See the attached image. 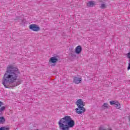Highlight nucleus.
I'll use <instances>...</instances> for the list:
<instances>
[{"instance_id":"obj_1","label":"nucleus","mask_w":130,"mask_h":130,"mask_svg":"<svg viewBox=\"0 0 130 130\" xmlns=\"http://www.w3.org/2000/svg\"><path fill=\"white\" fill-rule=\"evenodd\" d=\"M20 74L18 68L14 67V65H8L3 77L2 84L7 89L18 86V84H13L18 80Z\"/></svg>"},{"instance_id":"obj_2","label":"nucleus","mask_w":130,"mask_h":130,"mask_svg":"<svg viewBox=\"0 0 130 130\" xmlns=\"http://www.w3.org/2000/svg\"><path fill=\"white\" fill-rule=\"evenodd\" d=\"M75 121L70 116H65L58 122L60 130H70V128L75 126Z\"/></svg>"},{"instance_id":"obj_3","label":"nucleus","mask_w":130,"mask_h":130,"mask_svg":"<svg viewBox=\"0 0 130 130\" xmlns=\"http://www.w3.org/2000/svg\"><path fill=\"white\" fill-rule=\"evenodd\" d=\"M75 111L78 114H82V113L86 112V108L84 107H78V108L75 109Z\"/></svg>"},{"instance_id":"obj_4","label":"nucleus","mask_w":130,"mask_h":130,"mask_svg":"<svg viewBox=\"0 0 130 130\" xmlns=\"http://www.w3.org/2000/svg\"><path fill=\"white\" fill-rule=\"evenodd\" d=\"M29 28L30 30H32V31H35L36 32L40 31V27H39V26L35 24H30Z\"/></svg>"},{"instance_id":"obj_5","label":"nucleus","mask_w":130,"mask_h":130,"mask_svg":"<svg viewBox=\"0 0 130 130\" xmlns=\"http://www.w3.org/2000/svg\"><path fill=\"white\" fill-rule=\"evenodd\" d=\"M76 105L78 107H84L85 105V102H83V100L79 99L76 102Z\"/></svg>"},{"instance_id":"obj_6","label":"nucleus","mask_w":130,"mask_h":130,"mask_svg":"<svg viewBox=\"0 0 130 130\" xmlns=\"http://www.w3.org/2000/svg\"><path fill=\"white\" fill-rule=\"evenodd\" d=\"M73 83L75 84H81L82 83V78L74 77L73 78Z\"/></svg>"},{"instance_id":"obj_7","label":"nucleus","mask_w":130,"mask_h":130,"mask_svg":"<svg viewBox=\"0 0 130 130\" xmlns=\"http://www.w3.org/2000/svg\"><path fill=\"white\" fill-rule=\"evenodd\" d=\"M49 61L50 63H56V62H57V61H58V59H57V58H56V57L55 56L52 57L50 58Z\"/></svg>"},{"instance_id":"obj_8","label":"nucleus","mask_w":130,"mask_h":130,"mask_svg":"<svg viewBox=\"0 0 130 130\" xmlns=\"http://www.w3.org/2000/svg\"><path fill=\"white\" fill-rule=\"evenodd\" d=\"M75 52L77 54H80L82 52V47L78 46L75 48Z\"/></svg>"},{"instance_id":"obj_9","label":"nucleus","mask_w":130,"mask_h":130,"mask_svg":"<svg viewBox=\"0 0 130 130\" xmlns=\"http://www.w3.org/2000/svg\"><path fill=\"white\" fill-rule=\"evenodd\" d=\"M95 5H96V4L94 1H89L87 3V6L88 7H92L93 6H95Z\"/></svg>"},{"instance_id":"obj_10","label":"nucleus","mask_w":130,"mask_h":130,"mask_svg":"<svg viewBox=\"0 0 130 130\" xmlns=\"http://www.w3.org/2000/svg\"><path fill=\"white\" fill-rule=\"evenodd\" d=\"M102 109H108L109 108V106L108 105V104L106 103H104L103 105L101 107Z\"/></svg>"},{"instance_id":"obj_11","label":"nucleus","mask_w":130,"mask_h":130,"mask_svg":"<svg viewBox=\"0 0 130 130\" xmlns=\"http://www.w3.org/2000/svg\"><path fill=\"white\" fill-rule=\"evenodd\" d=\"M5 121H6V119H5V117H0V124H3V123H5Z\"/></svg>"},{"instance_id":"obj_12","label":"nucleus","mask_w":130,"mask_h":130,"mask_svg":"<svg viewBox=\"0 0 130 130\" xmlns=\"http://www.w3.org/2000/svg\"><path fill=\"white\" fill-rule=\"evenodd\" d=\"M115 107L117 108V109H120V104L118 102H116V104H115Z\"/></svg>"},{"instance_id":"obj_13","label":"nucleus","mask_w":130,"mask_h":130,"mask_svg":"<svg viewBox=\"0 0 130 130\" xmlns=\"http://www.w3.org/2000/svg\"><path fill=\"white\" fill-rule=\"evenodd\" d=\"M0 130H10V128L7 127H1Z\"/></svg>"},{"instance_id":"obj_14","label":"nucleus","mask_w":130,"mask_h":130,"mask_svg":"<svg viewBox=\"0 0 130 130\" xmlns=\"http://www.w3.org/2000/svg\"><path fill=\"white\" fill-rule=\"evenodd\" d=\"M101 9H105L106 8V5L105 4H102L100 7Z\"/></svg>"},{"instance_id":"obj_15","label":"nucleus","mask_w":130,"mask_h":130,"mask_svg":"<svg viewBox=\"0 0 130 130\" xmlns=\"http://www.w3.org/2000/svg\"><path fill=\"white\" fill-rule=\"evenodd\" d=\"M6 109V107L3 106L0 108V112L4 111Z\"/></svg>"},{"instance_id":"obj_16","label":"nucleus","mask_w":130,"mask_h":130,"mask_svg":"<svg viewBox=\"0 0 130 130\" xmlns=\"http://www.w3.org/2000/svg\"><path fill=\"white\" fill-rule=\"evenodd\" d=\"M116 103V102H115V101H111L110 102V104L111 105H113L114 104L115 105Z\"/></svg>"},{"instance_id":"obj_17","label":"nucleus","mask_w":130,"mask_h":130,"mask_svg":"<svg viewBox=\"0 0 130 130\" xmlns=\"http://www.w3.org/2000/svg\"><path fill=\"white\" fill-rule=\"evenodd\" d=\"M3 105V103L2 102H0V107Z\"/></svg>"}]
</instances>
